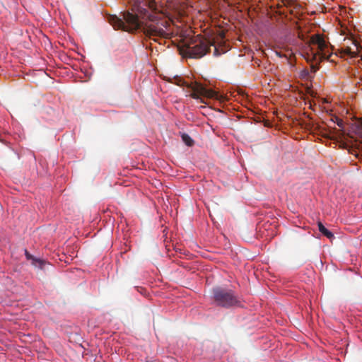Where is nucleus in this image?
<instances>
[{"label": "nucleus", "instance_id": "1", "mask_svg": "<svg viewBox=\"0 0 362 362\" xmlns=\"http://www.w3.org/2000/svg\"><path fill=\"white\" fill-rule=\"evenodd\" d=\"M132 6V11L124 12L120 16H109L108 22L115 30L134 32L140 30L154 41L158 37L168 38L173 33L170 23L161 18L160 14H151L144 7L143 0H127Z\"/></svg>", "mask_w": 362, "mask_h": 362}, {"label": "nucleus", "instance_id": "2", "mask_svg": "<svg viewBox=\"0 0 362 362\" xmlns=\"http://www.w3.org/2000/svg\"><path fill=\"white\" fill-rule=\"evenodd\" d=\"M312 57L316 62L328 59L332 55L329 42L325 41L320 35H314L310 40Z\"/></svg>", "mask_w": 362, "mask_h": 362}, {"label": "nucleus", "instance_id": "3", "mask_svg": "<svg viewBox=\"0 0 362 362\" xmlns=\"http://www.w3.org/2000/svg\"><path fill=\"white\" fill-rule=\"evenodd\" d=\"M176 83L178 86H185L187 88H189L190 90V96L196 100L201 98V97L214 99L218 98V93L216 91L208 89L197 82L188 83L181 78H179L176 79Z\"/></svg>", "mask_w": 362, "mask_h": 362}, {"label": "nucleus", "instance_id": "4", "mask_svg": "<svg viewBox=\"0 0 362 362\" xmlns=\"http://www.w3.org/2000/svg\"><path fill=\"white\" fill-rule=\"evenodd\" d=\"M212 293L214 301L218 306L230 308L239 303L237 296L230 289L216 287L213 288Z\"/></svg>", "mask_w": 362, "mask_h": 362}, {"label": "nucleus", "instance_id": "5", "mask_svg": "<svg viewBox=\"0 0 362 362\" xmlns=\"http://www.w3.org/2000/svg\"><path fill=\"white\" fill-rule=\"evenodd\" d=\"M214 45L206 39L197 36L188 44L187 53L190 57L200 58L204 56L209 51L210 46Z\"/></svg>", "mask_w": 362, "mask_h": 362}, {"label": "nucleus", "instance_id": "6", "mask_svg": "<svg viewBox=\"0 0 362 362\" xmlns=\"http://www.w3.org/2000/svg\"><path fill=\"white\" fill-rule=\"evenodd\" d=\"M318 229L327 238H332L334 237L333 233L327 230L321 222H318Z\"/></svg>", "mask_w": 362, "mask_h": 362}, {"label": "nucleus", "instance_id": "7", "mask_svg": "<svg viewBox=\"0 0 362 362\" xmlns=\"http://www.w3.org/2000/svg\"><path fill=\"white\" fill-rule=\"evenodd\" d=\"M354 45L355 49H353L351 47H346L345 49V52L351 57H356L358 56V47L356 42H354Z\"/></svg>", "mask_w": 362, "mask_h": 362}, {"label": "nucleus", "instance_id": "8", "mask_svg": "<svg viewBox=\"0 0 362 362\" xmlns=\"http://www.w3.org/2000/svg\"><path fill=\"white\" fill-rule=\"evenodd\" d=\"M182 141L185 143L186 145H187L189 146L192 145L193 140L191 139V137L188 134H183L182 135Z\"/></svg>", "mask_w": 362, "mask_h": 362}, {"label": "nucleus", "instance_id": "9", "mask_svg": "<svg viewBox=\"0 0 362 362\" xmlns=\"http://www.w3.org/2000/svg\"><path fill=\"white\" fill-rule=\"evenodd\" d=\"M37 262L40 263V267H42L43 262H42V260H40V259H39V260H37Z\"/></svg>", "mask_w": 362, "mask_h": 362}, {"label": "nucleus", "instance_id": "10", "mask_svg": "<svg viewBox=\"0 0 362 362\" xmlns=\"http://www.w3.org/2000/svg\"><path fill=\"white\" fill-rule=\"evenodd\" d=\"M214 54H215V55H217V54H218V50H217V49H216V48H215V49H214Z\"/></svg>", "mask_w": 362, "mask_h": 362}, {"label": "nucleus", "instance_id": "11", "mask_svg": "<svg viewBox=\"0 0 362 362\" xmlns=\"http://www.w3.org/2000/svg\"><path fill=\"white\" fill-rule=\"evenodd\" d=\"M341 124H342V122L341 121L338 123V126H341Z\"/></svg>", "mask_w": 362, "mask_h": 362}]
</instances>
